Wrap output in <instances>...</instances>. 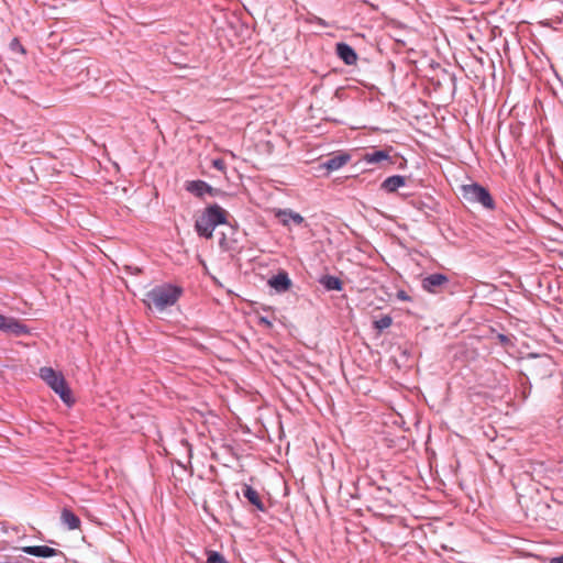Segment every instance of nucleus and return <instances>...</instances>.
Wrapping results in <instances>:
<instances>
[{
	"mask_svg": "<svg viewBox=\"0 0 563 563\" xmlns=\"http://www.w3.org/2000/svg\"><path fill=\"white\" fill-rule=\"evenodd\" d=\"M181 295V287L173 284H163L155 286L150 291H147L144 302L150 308L154 307L155 310L162 312L168 307L174 306Z\"/></svg>",
	"mask_w": 563,
	"mask_h": 563,
	"instance_id": "obj_1",
	"label": "nucleus"
},
{
	"mask_svg": "<svg viewBox=\"0 0 563 563\" xmlns=\"http://www.w3.org/2000/svg\"><path fill=\"white\" fill-rule=\"evenodd\" d=\"M228 214L229 213L217 203L208 206L196 220L195 229L198 235L211 239L216 227L227 223Z\"/></svg>",
	"mask_w": 563,
	"mask_h": 563,
	"instance_id": "obj_2",
	"label": "nucleus"
},
{
	"mask_svg": "<svg viewBox=\"0 0 563 563\" xmlns=\"http://www.w3.org/2000/svg\"><path fill=\"white\" fill-rule=\"evenodd\" d=\"M523 362L527 376L533 378L534 380H543L548 377H551L555 367V362L547 353H529L523 358Z\"/></svg>",
	"mask_w": 563,
	"mask_h": 563,
	"instance_id": "obj_3",
	"label": "nucleus"
},
{
	"mask_svg": "<svg viewBox=\"0 0 563 563\" xmlns=\"http://www.w3.org/2000/svg\"><path fill=\"white\" fill-rule=\"evenodd\" d=\"M464 200L471 205H478L485 210L493 211L496 209V202L489 190L478 183L471 181L460 186Z\"/></svg>",
	"mask_w": 563,
	"mask_h": 563,
	"instance_id": "obj_4",
	"label": "nucleus"
},
{
	"mask_svg": "<svg viewBox=\"0 0 563 563\" xmlns=\"http://www.w3.org/2000/svg\"><path fill=\"white\" fill-rule=\"evenodd\" d=\"M40 377L60 397L64 404L71 406L75 402L71 390L62 373L52 367H42Z\"/></svg>",
	"mask_w": 563,
	"mask_h": 563,
	"instance_id": "obj_5",
	"label": "nucleus"
},
{
	"mask_svg": "<svg viewBox=\"0 0 563 563\" xmlns=\"http://www.w3.org/2000/svg\"><path fill=\"white\" fill-rule=\"evenodd\" d=\"M482 330L476 329V333H468L467 329H462V341H460V361L463 358L466 362L474 361L479 355V347L482 345L481 336Z\"/></svg>",
	"mask_w": 563,
	"mask_h": 563,
	"instance_id": "obj_6",
	"label": "nucleus"
},
{
	"mask_svg": "<svg viewBox=\"0 0 563 563\" xmlns=\"http://www.w3.org/2000/svg\"><path fill=\"white\" fill-rule=\"evenodd\" d=\"M0 331L7 334L21 336L29 333L25 324L13 317H7L0 313Z\"/></svg>",
	"mask_w": 563,
	"mask_h": 563,
	"instance_id": "obj_7",
	"label": "nucleus"
},
{
	"mask_svg": "<svg viewBox=\"0 0 563 563\" xmlns=\"http://www.w3.org/2000/svg\"><path fill=\"white\" fill-rule=\"evenodd\" d=\"M448 282L449 279L445 275L435 273L423 278L422 287L429 292H438Z\"/></svg>",
	"mask_w": 563,
	"mask_h": 563,
	"instance_id": "obj_8",
	"label": "nucleus"
},
{
	"mask_svg": "<svg viewBox=\"0 0 563 563\" xmlns=\"http://www.w3.org/2000/svg\"><path fill=\"white\" fill-rule=\"evenodd\" d=\"M186 189L197 197H203L206 194L211 196H216L219 192V189L211 187L203 180H192L188 181L186 185Z\"/></svg>",
	"mask_w": 563,
	"mask_h": 563,
	"instance_id": "obj_9",
	"label": "nucleus"
},
{
	"mask_svg": "<svg viewBox=\"0 0 563 563\" xmlns=\"http://www.w3.org/2000/svg\"><path fill=\"white\" fill-rule=\"evenodd\" d=\"M362 161L369 165L380 164L382 162L394 164V161L389 156V152L387 150H373L371 152H366L363 154Z\"/></svg>",
	"mask_w": 563,
	"mask_h": 563,
	"instance_id": "obj_10",
	"label": "nucleus"
},
{
	"mask_svg": "<svg viewBox=\"0 0 563 563\" xmlns=\"http://www.w3.org/2000/svg\"><path fill=\"white\" fill-rule=\"evenodd\" d=\"M268 285L277 292H285L290 289L292 283L288 274L282 271L268 279Z\"/></svg>",
	"mask_w": 563,
	"mask_h": 563,
	"instance_id": "obj_11",
	"label": "nucleus"
},
{
	"mask_svg": "<svg viewBox=\"0 0 563 563\" xmlns=\"http://www.w3.org/2000/svg\"><path fill=\"white\" fill-rule=\"evenodd\" d=\"M335 53L336 55L346 64V65H354L357 62V54L354 51V48L344 43H338L335 46Z\"/></svg>",
	"mask_w": 563,
	"mask_h": 563,
	"instance_id": "obj_12",
	"label": "nucleus"
},
{
	"mask_svg": "<svg viewBox=\"0 0 563 563\" xmlns=\"http://www.w3.org/2000/svg\"><path fill=\"white\" fill-rule=\"evenodd\" d=\"M22 551L26 554L37 558H51L57 554H62L60 551L47 545H27L23 547Z\"/></svg>",
	"mask_w": 563,
	"mask_h": 563,
	"instance_id": "obj_13",
	"label": "nucleus"
},
{
	"mask_svg": "<svg viewBox=\"0 0 563 563\" xmlns=\"http://www.w3.org/2000/svg\"><path fill=\"white\" fill-rule=\"evenodd\" d=\"M350 155L346 153L338 154L323 162L322 167L329 172L338 170L344 166L350 161Z\"/></svg>",
	"mask_w": 563,
	"mask_h": 563,
	"instance_id": "obj_14",
	"label": "nucleus"
},
{
	"mask_svg": "<svg viewBox=\"0 0 563 563\" xmlns=\"http://www.w3.org/2000/svg\"><path fill=\"white\" fill-rule=\"evenodd\" d=\"M242 493L243 496L250 501V504L256 507V509L260 511H265L264 503L262 501L258 493L252 486L244 484L242 487Z\"/></svg>",
	"mask_w": 563,
	"mask_h": 563,
	"instance_id": "obj_15",
	"label": "nucleus"
},
{
	"mask_svg": "<svg viewBox=\"0 0 563 563\" xmlns=\"http://www.w3.org/2000/svg\"><path fill=\"white\" fill-rule=\"evenodd\" d=\"M407 178L401 175L387 177L380 185V188L387 192H395L399 187L405 186Z\"/></svg>",
	"mask_w": 563,
	"mask_h": 563,
	"instance_id": "obj_16",
	"label": "nucleus"
},
{
	"mask_svg": "<svg viewBox=\"0 0 563 563\" xmlns=\"http://www.w3.org/2000/svg\"><path fill=\"white\" fill-rule=\"evenodd\" d=\"M60 521L69 530H76L80 528V519L70 509L64 508L60 514Z\"/></svg>",
	"mask_w": 563,
	"mask_h": 563,
	"instance_id": "obj_17",
	"label": "nucleus"
},
{
	"mask_svg": "<svg viewBox=\"0 0 563 563\" xmlns=\"http://www.w3.org/2000/svg\"><path fill=\"white\" fill-rule=\"evenodd\" d=\"M276 216L282 220L283 224L287 225L292 221L296 225H301L305 221L303 217L290 209L279 210Z\"/></svg>",
	"mask_w": 563,
	"mask_h": 563,
	"instance_id": "obj_18",
	"label": "nucleus"
},
{
	"mask_svg": "<svg viewBox=\"0 0 563 563\" xmlns=\"http://www.w3.org/2000/svg\"><path fill=\"white\" fill-rule=\"evenodd\" d=\"M320 283L327 290L340 291V290H342V287H343V283L341 282V279L335 276H332V275L323 276L320 279Z\"/></svg>",
	"mask_w": 563,
	"mask_h": 563,
	"instance_id": "obj_19",
	"label": "nucleus"
},
{
	"mask_svg": "<svg viewBox=\"0 0 563 563\" xmlns=\"http://www.w3.org/2000/svg\"><path fill=\"white\" fill-rule=\"evenodd\" d=\"M467 20L464 18H460V43L466 44L465 38H467L470 42H474V35L470 30V26H463Z\"/></svg>",
	"mask_w": 563,
	"mask_h": 563,
	"instance_id": "obj_20",
	"label": "nucleus"
},
{
	"mask_svg": "<svg viewBox=\"0 0 563 563\" xmlns=\"http://www.w3.org/2000/svg\"><path fill=\"white\" fill-rule=\"evenodd\" d=\"M496 340L506 350L515 347V336L511 334L497 333Z\"/></svg>",
	"mask_w": 563,
	"mask_h": 563,
	"instance_id": "obj_21",
	"label": "nucleus"
},
{
	"mask_svg": "<svg viewBox=\"0 0 563 563\" xmlns=\"http://www.w3.org/2000/svg\"><path fill=\"white\" fill-rule=\"evenodd\" d=\"M391 323H393L391 317L388 314H385V316L380 317L378 320H375L374 327L379 332H382L383 330L389 328L391 325Z\"/></svg>",
	"mask_w": 563,
	"mask_h": 563,
	"instance_id": "obj_22",
	"label": "nucleus"
},
{
	"mask_svg": "<svg viewBox=\"0 0 563 563\" xmlns=\"http://www.w3.org/2000/svg\"><path fill=\"white\" fill-rule=\"evenodd\" d=\"M206 563H229L225 558L217 551L208 552V558Z\"/></svg>",
	"mask_w": 563,
	"mask_h": 563,
	"instance_id": "obj_23",
	"label": "nucleus"
},
{
	"mask_svg": "<svg viewBox=\"0 0 563 563\" xmlns=\"http://www.w3.org/2000/svg\"><path fill=\"white\" fill-rule=\"evenodd\" d=\"M9 48L13 53H19V54H22V55L25 54V49H24L23 45L21 44V42L19 41L18 37H13L11 40V42L9 44Z\"/></svg>",
	"mask_w": 563,
	"mask_h": 563,
	"instance_id": "obj_24",
	"label": "nucleus"
},
{
	"mask_svg": "<svg viewBox=\"0 0 563 563\" xmlns=\"http://www.w3.org/2000/svg\"><path fill=\"white\" fill-rule=\"evenodd\" d=\"M233 242L234 241H229L224 234H222V238L220 239L219 241V246L221 247L222 251H230V250H233Z\"/></svg>",
	"mask_w": 563,
	"mask_h": 563,
	"instance_id": "obj_25",
	"label": "nucleus"
},
{
	"mask_svg": "<svg viewBox=\"0 0 563 563\" xmlns=\"http://www.w3.org/2000/svg\"><path fill=\"white\" fill-rule=\"evenodd\" d=\"M212 166L220 172L225 170V162L222 158H216L212 161Z\"/></svg>",
	"mask_w": 563,
	"mask_h": 563,
	"instance_id": "obj_26",
	"label": "nucleus"
},
{
	"mask_svg": "<svg viewBox=\"0 0 563 563\" xmlns=\"http://www.w3.org/2000/svg\"><path fill=\"white\" fill-rule=\"evenodd\" d=\"M397 298L402 300V301H409L410 300V297L407 295V292L405 290H399L397 292Z\"/></svg>",
	"mask_w": 563,
	"mask_h": 563,
	"instance_id": "obj_27",
	"label": "nucleus"
},
{
	"mask_svg": "<svg viewBox=\"0 0 563 563\" xmlns=\"http://www.w3.org/2000/svg\"><path fill=\"white\" fill-rule=\"evenodd\" d=\"M260 323L266 325L267 328L272 327V322L266 317H262L260 319Z\"/></svg>",
	"mask_w": 563,
	"mask_h": 563,
	"instance_id": "obj_28",
	"label": "nucleus"
},
{
	"mask_svg": "<svg viewBox=\"0 0 563 563\" xmlns=\"http://www.w3.org/2000/svg\"><path fill=\"white\" fill-rule=\"evenodd\" d=\"M549 563H563V554L560 556L550 559Z\"/></svg>",
	"mask_w": 563,
	"mask_h": 563,
	"instance_id": "obj_29",
	"label": "nucleus"
},
{
	"mask_svg": "<svg viewBox=\"0 0 563 563\" xmlns=\"http://www.w3.org/2000/svg\"><path fill=\"white\" fill-rule=\"evenodd\" d=\"M467 145L470 146L471 152H473V146L470 140L467 141Z\"/></svg>",
	"mask_w": 563,
	"mask_h": 563,
	"instance_id": "obj_30",
	"label": "nucleus"
}]
</instances>
